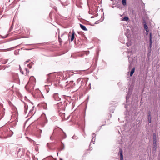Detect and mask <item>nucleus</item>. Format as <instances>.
Masks as SVG:
<instances>
[{"label": "nucleus", "mask_w": 160, "mask_h": 160, "mask_svg": "<svg viewBox=\"0 0 160 160\" xmlns=\"http://www.w3.org/2000/svg\"><path fill=\"white\" fill-rule=\"evenodd\" d=\"M27 66L29 67L30 68H32V65L30 64H28L27 65Z\"/></svg>", "instance_id": "6ab92c4d"}, {"label": "nucleus", "mask_w": 160, "mask_h": 160, "mask_svg": "<svg viewBox=\"0 0 160 160\" xmlns=\"http://www.w3.org/2000/svg\"><path fill=\"white\" fill-rule=\"evenodd\" d=\"M23 71L24 72V73L26 72V71H25V69H24V71Z\"/></svg>", "instance_id": "393cba45"}, {"label": "nucleus", "mask_w": 160, "mask_h": 160, "mask_svg": "<svg viewBox=\"0 0 160 160\" xmlns=\"http://www.w3.org/2000/svg\"><path fill=\"white\" fill-rule=\"evenodd\" d=\"M144 29L146 31L147 33H148V31H149L148 27L147 26V25L146 24V23L145 21H144Z\"/></svg>", "instance_id": "20e7f679"}, {"label": "nucleus", "mask_w": 160, "mask_h": 160, "mask_svg": "<svg viewBox=\"0 0 160 160\" xmlns=\"http://www.w3.org/2000/svg\"><path fill=\"white\" fill-rule=\"evenodd\" d=\"M80 81V79H78L77 80V82H79Z\"/></svg>", "instance_id": "412c9836"}, {"label": "nucleus", "mask_w": 160, "mask_h": 160, "mask_svg": "<svg viewBox=\"0 0 160 160\" xmlns=\"http://www.w3.org/2000/svg\"><path fill=\"white\" fill-rule=\"evenodd\" d=\"M92 134V139L91 142H93V144H94V142H95V138L96 135L95 134V133H93Z\"/></svg>", "instance_id": "39448f33"}, {"label": "nucleus", "mask_w": 160, "mask_h": 160, "mask_svg": "<svg viewBox=\"0 0 160 160\" xmlns=\"http://www.w3.org/2000/svg\"><path fill=\"white\" fill-rule=\"evenodd\" d=\"M60 160H62V159H60Z\"/></svg>", "instance_id": "bb28decb"}, {"label": "nucleus", "mask_w": 160, "mask_h": 160, "mask_svg": "<svg viewBox=\"0 0 160 160\" xmlns=\"http://www.w3.org/2000/svg\"><path fill=\"white\" fill-rule=\"evenodd\" d=\"M34 79V77H33V76L31 77L30 78V79H29V81L28 82V84L30 82L31 80H32V79Z\"/></svg>", "instance_id": "4468645a"}, {"label": "nucleus", "mask_w": 160, "mask_h": 160, "mask_svg": "<svg viewBox=\"0 0 160 160\" xmlns=\"http://www.w3.org/2000/svg\"><path fill=\"white\" fill-rule=\"evenodd\" d=\"M135 70V68L134 67L132 69V70H131V71L130 72V76H132V75L133 74V73L134 72Z\"/></svg>", "instance_id": "9d476101"}, {"label": "nucleus", "mask_w": 160, "mask_h": 160, "mask_svg": "<svg viewBox=\"0 0 160 160\" xmlns=\"http://www.w3.org/2000/svg\"><path fill=\"white\" fill-rule=\"evenodd\" d=\"M50 74H49L48 75V77H49V76H50Z\"/></svg>", "instance_id": "a878e982"}, {"label": "nucleus", "mask_w": 160, "mask_h": 160, "mask_svg": "<svg viewBox=\"0 0 160 160\" xmlns=\"http://www.w3.org/2000/svg\"><path fill=\"white\" fill-rule=\"evenodd\" d=\"M58 40L60 43H61L62 42V40L59 37H58Z\"/></svg>", "instance_id": "f3484780"}, {"label": "nucleus", "mask_w": 160, "mask_h": 160, "mask_svg": "<svg viewBox=\"0 0 160 160\" xmlns=\"http://www.w3.org/2000/svg\"><path fill=\"white\" fill-rule=\"evenodd\" d=\"M48 79H47V80L48 81Z\"/></svg>", "instance_id": "cd10ccee"}, {"label": "nucleus", "mask_w": 160, "mask_h": 160, "mask_svg": "<svg viewBox=\"0 0 160 160\" xmlns=\"http://www.w3.org/2000/svg\"><path fill=\"white\" fill-rule=\"evenodd\" d=\"M61 104H62V103H58V105H61Z\"/></svg>", "instance_id": "4be33fe9"}, {"label": "nucleus", "mask_w": 160, "mask_h": 160, "mask_svg": "<svg viewBox=\"0 0 160 160\" xmlns=\"http://www.w3.org/2000/svg\"><path fill=\"white\" fill-rule=\"evenodd\" d=\"M148 122L149 123H151V112L150 111H148Z\"/></svg>", "instance_id": "7ed1b4c3"}, {"label": "nucleus", "mask_w": 160, "mask_h": 160, "mask_svg": "<svg viewBox=\"0 0 160 160\" xmlns=\"http://www.w3.org/2000/svg\"><path fill=\"white\" fill-rule=\"evenodd\" d=\"M53 97L55 100L59 101L61 100V98L59 96L58 94L55 93L53 94Z\"/></svg>", "instance_id": "f257e3e1"}, {"label": "nucleus", "mask_w": 160, "mask_h": 160, "mask_svg": "<svg viewBox=\"0 0 160 160\" xmlns=\"http://www.w3.org/2000/svg\"><path fill=\"white\" fill-rule=\"evenodd\" d=\"M149 47L150 49H151L152 47V41H149Z\"/></svg>", "instance_id": "dca6fc26"}, {"label": "nucleus", "mask_w": 160, "mask_h": 160, "mask_svg": "<svg viewBox=\"0 0 160 160\" xmlns=\"http://www.w3.org/2000/svg\"><path fill=\"white\" fill-rule=\"evenodd\" d=\"M42 130L41 129H39L38 131V132L40 134L41 133H42Z\"/></svg>", "instance_id": "a211bd4d"}, {"label": "nucleus", "mask_w": 160, "mask_h": 160, "mask_svg": "<svg viewBox=\"0 0 160 160\" xmlns=\"http://www.w3.org/2000/svg\"><path fill=\"white\" fill-rule=\"evenodd\" d=\"M119 153L120 156V160H123V156L122 154V151L121 149H120L119 150Z\"/></svg>", "instance_id": "423d86ee"}, {"label": "nucleus", "mask_w": 160, "mask_h": 160, "mask_svg": "<svg viewBox=\"0 0 160 160\" xmlns=\"http://www.w3.org/2000/svg\"><path fill=\"white\" fill-rule=\"evenodd\" d=\"M80 26L81 28L83 30L87 31L88 30L87 29L86 27L85 26H84V25L80 24Z\"/></svg>", "instance_id": "0eeeda50"}, {"label": "nucleus", "mask_w": 160, "mask_h": 160, "mask_svg": "<svg viewBox=\"0 0 160 160\" xmlns=\"http://www.w3.org/2000/svg\"><path fill=\"white\" fill-rule=\"evenodd\" d=\"M72 34L71 36V41H73V39H74V38H75V36H74L75 32L73 30L72 31Z\"/></svg>", "instance_id": "6e6552de"}, {"label": "nucleus", "mask_w": 160, "mask_h": 160, "mask_svg": "<svg viewBox=\"0 0 160 160\" xmlns=\"http://www.w3.org/2000/svg\"><path fill=\"white\" fill-rule=\"evenodd\" d=\"M150 37H149V41H152V33H150L149 34Z\"/></svg>", "instance_id": "f8f14e48"}, {"label": "nucleus", "mask_w": 160, "mask_h": 160, "mask_svg": "<svg viewBox=\"0 0 160 160\" xmlns=\"http://www.w3.org/2000/svg\"><path fill=\"white\" fill-rule=\"evenodd\" d=\"M29 60H27V61H26L25 62V64H27V63H28Z\"/></svg>", "instance_id": "aec40b11"}, {"label": "nucleus", "mask_w": 160, "mask_h": 160, "mask_svg": "<svg viewBox=\"0 0 160 160\" xmlns=\"http://www.w3.org/2000/svg\"><path fill=\"white\" fill-rule=\"evenodd\" d=\"M122 3L124 6L126 5V0H122Z\"/></svg>", "instance_id": "9b49d317"}, {"label": "nucleus", "mask_w": 160, "mask_h": 160, "mask_svg": "<svg viewBox=\"0 0 160 160\" xmlns=\"http://www.w3.org/2000/svg\"><path fill=\"white\" fill-rule=\"evenodd\" d=\"M129 18L128 17H126L124 18L123 19V20H124L125 21H127L128 20Z\"/></svg>", "instance_id": "ddd939ff"}, {"label": "nucleus", "mask_w": 160, "mask_h": 160, "mask_svg": "<svg viewBox=\"0 0 160 160\" xmlns=\"http://www.w3.org/2000/svg\"><path fill=\"white\" fill-rule=\"evenodd\" d=\"M19 68L20 72L22 73V74L27 75L29 73V72L27 68H25V71H26V72L24 73V72L22 71V70L21 69V67H20Z\"/></svg>", "instance_id": "f03ea898"}, {"label": "nucleus", "mask_w": 160, "mask_h": 160, "mask_svg": "<svg viewBox=\"0 0 160 160\" xmlns=\"http://www.w3.org/2000/svg\"><path fill=\"white\" fill-rule=\"evenodd\" d=\"M126 45L128 47L132 45V43L130 42H128L127 43Z\"/></svg>", "instance_id": "2eb2a0df"}, {"label": "nucleus", "mask_w": 160, "mask_h": 160, "mask_svg": "<svg viewBox=\"0 0 160 160\" xmlns=\"http://www.w3.org/2000/svg\"><path fill=\"white\" fill-rule=\"evenodd\" d=\"M68 84H69L71 87H73L75 85V83L73 82V81H70Z\"/></svg>", "instance_id": "1a4fd4ad"}, {"label": "nucleus", "mask_w": 160, "mask_h": 160, "mask_svg": "<svg viewBox=\"0 0 160 160\" xmlns=\"http://www.w3.org/2000/svg\"><path fill=\"white\" fill-rule=\"evenodd\" d=\"M50 139H52V136H51V137H50Z\"/></svg>", "instance_id": "b1692460"}, {"label": "nucleus", "mask_w": 160, "mask_h": 160, "mask_svg": "<svg viewBox=\"0 0 160 160\" xmlns=\"http://www.w3.org/2000/svg\"><path fill=\"white\" fill-rule=\"evenodd\" d=\"M44 108L45 109H46L47 108V107H44Z\"/></svg>", "instance_id": "5701e85b"}]
</instances>
